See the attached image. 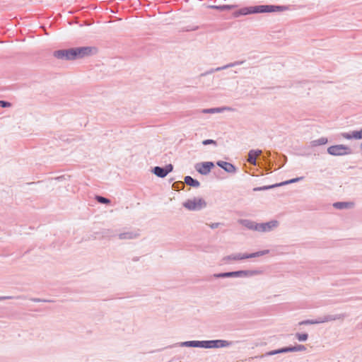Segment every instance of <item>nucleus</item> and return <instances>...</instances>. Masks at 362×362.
<instances>
[{"mask_svg": "<svg viewBox=\"0 0 362 362\" xmlns=\"http://www.w3.org/2000/svg\"><path fill=\"white\" fill-rule=\"evenodd\" d=\"M288 6L282 5H257L253 6H246L235 11L233 16L238 18L240 16H246L255 13H280L288 10Z\"/></svg>", "mask_w": 362, "mask_h": 362, "instance_id": "f257e3e1", "label": "nucleus"}, {"mask_svg": "<svg viewBox=\"0 0 362 362\" xmlns=\"http://www.w3.org/2000/svg\"><path fill=\"white\" fill-rule=\"evenodd\" d=\"M269 253V250H264L261 251H258L256 252L247 254V253H234L231 254L227 256H225L222 261L224 263H230L232 261H238V260H243L245 259H249V258H254V257H258L260 256H263L265 255H267Z\"/></svg>", "mask_w": 362, "mask_h": 362, "instance_id": "f03ea898", "label": "nucleus"}, {"mask_svg": "<svg viewBox=\"0 0 362 362\" xmlns=\"http://www.w3.org/2000/svg\"><path fill=\"white\" fill-rule=\"evenodd\" d=\"M71 54V60H75L78 59H82L86 57L92 56L97 53V48L95 47L86 46V47H76L70 48Z\"/></svg>", "mask_w": 362, "mask_h": 362, "instance_id": "7ed1b4c3", "label": "nucleus"}, {"mask_svg": "<svg viewBox=\"0 0 362 362\" xmlns=\"http://www.w3.org/2000/svg\"><path fill=\"white\" fill-rule=\"evenodd\" d=\"M182 205L189 211H199L206 206V202L202 198L194 197L185 201Z\"/></svg>", "mask_w": 362, "mask_h": 362, "instance_id": "20e7f679", "label": "nucleus"}, {"mask_svg": "<svg viewBox=\"0 0 362 362\" xmlns=\"http://www.w3.org/2000/svg\"><path fill=\"white\" fill-rule=\"evenodd\" d=\"M233 344V341L223 339L203 340L202 348L204 349H218L229 347Z\"/></svg>", "mask_w": 362, "mask_h": 362, "instance_id": "39448f33", "label": "nucleus"}, {"mask_svg": "<svg viewBox=\"0 0 362 362\" xmlns=\"http://www.w3.org/2000/svg\"><path fill=\"white\" fill-rule=\"evenodd\" d=\"M262 272L260 270H239L234 272H226L227 278H244V277H250L256 275L261 274Z\"/></svg>", "mask_w": 362, "mask_h": 362, "instance_id": "423d86ee", "label": "nucleus"}, {"mask_svg": "<svg viewBox=\"0 0 362 362\" xmlns=\"http://www.w3.org/2000/svg\"><path fill=\"white\" fill-rule=\"evenodd\" d=\"M327 153L332 156H344L351 153V150L343 144L331 146L327 148Z\"/></svg>", "mask_w": 362, "mask_h": 362, "instance_id": "0eeeda50", "label": "nucleus"}, {"mask_svg": "<svg viewBox=\"0 0 362 362\" xmlns=\"http://www.w3.org/2000/svg\"><path fill=\"white\" fill-rule=\"evenodd\" d=\"M214 167V163L211 161L197 163L194 168L196 170L202 175H208Z\"/></svg>", "mask_w": 362, "mask_h": 362, "instance_id": "6e6552de", "label": "nucleus"}, {"mask_svg": "<svg viewBox=\"0 0 362 362\" xmlns=\"http://www.w3.org/2000/svg\"><path fill=\"white\" fill-rule=\"evenodd\" d=\"M173 170V165L172 164H168L165 167L156 166L153 168L152 172L158 177L163 178L167 175L172 172Z\"/></svg>", "mask_w": 362, "mask_h": 362, "instance_id": "1a4fd4ad", "label": "nucleus"}, {"mask_svg": "<svg viewBox=\"0 0 362 362\" xmlns=\"http://www.w3.org/2000/svg\"><path fill=\"white\" fill-rule=\"evenodd\" d=\"M279 226V221L276 220H272L271 221L267 223H259L258 226V232L261 233H267L273 230L274 228H277Z\"/></svg>", "mask_w": 362, "mask_h": 362, "instance_id": "9d476101", "label": "nucleus"}, {"mask_svg": "<svg viewBox=\"0 0 362 362\" xmlns=\"http://www.w3.org/2000/svg\"><path fill=\"white\" fill-rule=\"evenodd\" d=\"M348 315L346 313H340L336 315H327L322 317H319V321L320 323L328 322L334 320H343Z\"/></svg>", "mask_w": 362, "mask_h": 362, "instance_id": "9b49d317", "label": "nucleus"}, {"mask_svg": "<svg viewBox=\"0 0 362 362\" xmlns=\"http://www.w3.org/2000/svg\"><path fill=\"white\" fill-rule=\"evenodd\" d=\"M70 49L56 50L53 53V56L59 59L71 61Z\"/></svg>", "mask_w": 362, "mask_h": 362, "instance_id": "f8f14e48", "label": "nucleus"}, {"mask_svg": "<svg viewBox=\"0 0 362 362\" xmlns=\"http://www.w3.org/2000/svg\"><path fill=\"white\" fill-rule=\"evenodd\" d=\"M216 165L228 173H235L237 171L236 167L228 162L218 160Z\"/></svg>", "mask_w": 362, "mask_h": 362, "instance_id": "ddd939ff", "label": "nucleus"}, {"mask_svg": "<svg viewBox=\"0 0 362 362\" xmlns=\"http://www.w3.org/2000/svg\"><path fill=\"white\" fill-rule=\"evenodd\" d=\"M287 352H289L288 346L283 347V348L273 350V351H268V352H267L264 354H262L260 356H256L255 357H251L249 358V360H252V359L257 358H262L266 356H273V355H276V354H284V353H287Z\"/></svg>", "mask_w": 362, "mask_h": 362, "instance_id": "4468645a", "label": "nucleus"}, {"mask_svg": "<svg viewBox=\"0 0 362 362\" xmlns=\"http://www.w3.org/2000/svg\"><path fill=\"white\" fill-rule=\"evenodd\" d=\"M202 341H186L183 342L176 343L169 347H175V346H187V347H197L202 348Z\"/></svg>", "mask_w": 362, "mask_h": 362, "instance_id": "2eb2a0df", "label": "nucleus"}, {"mask_svg": "<svg viewBox=\"0 0 362 362\" xmlns=\"http://www.w3.org/2000/svg\"><path fill=\"white\" fill-rule=\"evenodd\" d=\"M238 222L247 229L258 231L259 223L248 219H240Z\"/></svg>", "mask_w": 362, "mask_h": 362, "instance_id": "dca6fc26", "label": "nucleus"}, {"mask_svg": "<svg viewBox=\"0 0 362 362\" xmlns=\"http://www.w3.org/2000/svg\"><path fill=\"white\" fill-rule=\"evenodd\" d=\"M262 153L261 150H250L248 153V157L247 159V161L252 164L255 165L257 163V157L258 156H260Z\"/></svg>", "mask_w": 362, "mask_h": 362, "instance_id": "f3484780", "label": "nucleus"}, {"mask_svg": "<svg viewBox=\"0 0 362 362\" xmlns=\"http://www.w3.org/2000/svg\"><path fill=\"white\" fill-rule=\"evenodd\" d=\"M232 108L229 107H214V108H208V109H202L201 112L204 114H214V113H221L224 110H231Z\"/></svg>", "mask_w": 362, "mask_h": 362, "instance_id": "a211bd4d", "label": "nucleus"}, {"mask_svg": "<svg viewBox=\"0 0 362 362\" xmlns=\"http://www.w3.org/2000/svg\"><path fill=\"white\" fill-rule=\"evenodd\" d=\"M120 240H132L139 237V233L134 231H127L118 235Z\"/></svg>", "mask_w": 362, "mask_h": 362, "instance_id": "6ab92c4d", "label": "nucleus"}, {"mask_svg": "<svg viewBox=\"0 0 362 362\" xmlns=\"http://www.w3.org/2000/svg\"><path fill=\"white\" fill-rule=\"evenodd\" d=\"M354 204L351 202H337L333 204V206L337 209H351Z\"/></svg>", "mask_w": 362, "mask_h": 362, "instance_id": "aec40b11", "label": "nucleus"}, {"mask_svg": "<svg viewBox=\"0 0 362 362\" xmlns=\"http://www.w3.org/2000/svg\"><path fill=\"white\" fill-rule=\"evenodd\" d=\"M185 183L193 187H199L200 186V182L189 175H187L185 177Z\"/></svg>", "mask_w": 362, "mask_h": 362, "instance_id": "412c9836", "label": "nucleus"}, {"mask_svg": "<svg viewBox=\"0 0 362 362\" xmlns=\"http://www.w3.org/2000/svg\"><path fill=\"white\" fill-rule=\"evenodd\" d=\"M328 140L325 137H321L318 139L313 140L310 142V146L312 147H315L321 145H325L327 143Z\"/></svg>", "mask_w": 362, "mask_h": 362, "instance_id": "4be33fe9", "label": "nucleus"}, {"mask_svg": "<svg viewBox=\"0 0 362 362\" xmlns=\"http://www.w3.org/2000/svg\"><path fill=\"white\" fill-rule=\"evenodd\" d=\"M289 352L304 351L306 347L303 344H297L296 346H288Z\"/></svg>", "mask_w": 362, "mask_h": 362, "instance_id": "5701e85b", "label": "nucleus"}, {"mask_svg": "<svg viewBox=\"0 0 362 362\" xmlns=\"http://www.w3.org/2000/svg\"><path fill=\"white\" fill-rule=\"evenodd\" d=\"M280 187V185H279V183H276V184H274V185H272L257 187L254 188L253 190L255 191V192H257V191H264V190H267V189H273V188H275V187Z\"/></svg>", "mask_w": 362, "mask_h": 362, "instance_id": "b1692460", "label": "nucleus"}, {"mask_svg": "<svg viewBox=\"0 0 362 362\" xmlns=\"http://www.w3.org/2000/svg\"><path fill=\"white\" fill-rule=\"evenodd\" d=\"M225 68H224V66H219V67H217V68H215V69H210L209 70L206 71V72L204 73H202L201 74L202 76H206V75H209V74H211L216 71H222V70H224Z\"/></svg>", "mask_w": 362, "mask_h": 362, "instance_id": "393cba45", "label": "nucleus"}, {"mask_svg": "<svg viewBox=\"0 0 362 362\" xmlns=\"http://www.w3.org/2000/svg\"><path fill=\"white\" fill-rule=\"evenodd\" d=\"M318 321H319V317H317L315 320H305L300 322L299 325H308L320 324V322H318Z\"/></svg>", "mask_w": 362, "mask_h": 362, "instance_id": "a878e982", "label": "nucleus"}, {"mask_svg": "<svg viewBox=\"0 0 362 362\" xmlns=\"http://www.w3.org/2000/svg\"><path fill=\"white\" fill-rule=\"evenodd\" d=\"M295 337L299 341H305L308 338V334L307 333H296Z\"/></svg>", "mask_w": 362, "mask_h": 362, "instance_id": "bb28decb", "label": "nucleus"}, {"mask_svg": "<svg viewBox=\"0 0 362 362\" xmlns=\"http://www.w3.org/2000/svg\"><path fill=\"white\" fill-rule=\"evenodd\" d=\"M95 199L97 200L98 202H99L100 204H107L110 203V200L109 199L102 197V196H100V195H96Z\"/></svg>", "mask_w": 362, "mask_h": 362, "instance_id": "cd10ccee", "label": "nucleus"}, {"mask_svg": "<svg viewBox=\"0 0 362 362\" xmlns=\"http://www.w3.org/2000/svg\"><path fill=\"white\" fill-rule=\"evenodd\" d=\"M302 179H303L302 177H296V178H293V179H291V180H286V181L280 182V183H279V185H280V186H283V185H288V184L296 182H298V181H299V180H300Z\"/></svg>", "mask_w": 362, "mask_h": 362, "instance_id": "c85d7f7f", "label": "nucleus"}, {"mask_svg": "<svg viewBox=\"0 0 362 362\" xmlns=\"http://www.w3.org/2000/svg\"><path fill=\"white\" fill-rule=\"evenodd\" d=\"M244 63V61H236V62H232V63H229L226 65H224V68L225 69H228V68H230V67H234L235 66H238V65H241Z\"/></svg>", "mask_w": 362, "mask_h": 362, "instance_id": "c756f323", "label": "nucleus"}, {"mask_svg": "<svg viewBox=\"0 0 362 362\" xmlns=\"http://www.w3.org/2000/svg\"><path fill=\"white\" fill-rule=\"evenodd\" d=\"M352 136L354 139H362V129L359 131H353Z\"/></svg>", "mask_w": 362, "mask_h": 362, "instance_id": "7c9ffc66", "label": "nucleus"}, {"mask_svg": "<svg viewBox=\"0 0 362 362\" xmlns=\"http://www.w3.org/2000/svg\"><path fill=\"white\" fill-rule=\"evenodd\" d=\"M111 230L109 229H104L101 232L98 233V234L101 235L103 238L106 237H112V235L111 234Z\"/></svg>", "mask_w": 362, "mask_h": 362, "instance_id": "2f4dec72", "label": "nucleus"}, {"mask_svg": "<svg viewBox=\"0 0 362 362\" xmlns=\"http://www.w3.org/2000/svg\"><path fill=\"white\" fill-rule=\"evenodd\" d=\"M202 144L204 146H207L209 144H214V145L216 146L217 143L215 140H213V139H205L202 141Z\"/></svg>", "mask_w": 362, "mask_h": 362, "instance_id": "473e14b6", "label": "nucleus"}, {"mask_svg": "<svg viewBox=\"0 0 362 362\" xmlns=\"http://www.w3.org/2000/svg\"><path fill=\"white\" fill-rule=\"evenodd\" d=\"M341 136L346 139H353L352 132H343Z\"/></svg>", "mask_w": 362, "mask_h": 362, "instance_id": "72a5a7b5", "label": "nucleus"}, {"mask_svg": "<svg viewBox=\"0 0 362 362\" xmlns=\"http://www.w3.org/2000/svg\"><path fill=\"white\" fill-rule=\"evenodd\" d=\"M11 104L9 102L5 100H0V107H10Z\"/></svg>", "mask_w": 362, "mask_h": 362, "instance_id": "f704fd0d", "label": "nucleus"}, {"mask_svg": "<svg viewBox=\"0 0 362 362\" xmlns=\"http://www.w3.org/2000/svg\"><path fill=\"white\" fill-rule=\"evenodd\" d=\"M214 277L217 278V279H218V278H227L226 272L214 274Z\"/></svg>", "mask_w": 362, "mask_h": 362, "instance_id": "c9c22d12", "label": "nucleus"}, {"mask_svg": "<svg viewBox=\"0 0 362 362\" xmlns=\"http://www.w3.org/2000/svg\"><path fill=\"white\" fill-rule=\"evenodd\" d=\"M238 7L237 5H223V8H224V11H229V10H232L235 8Z\"/></svg>", "mask_w": 362, "mask_h": 362, "instance_id": "e433bc0d", "label": "nucleus"}, {"mask_svg": "<svg viewBox=\"0 0 362 362\" xmlns=\"http://www.w3.org/2000/svg\"><path fill=\"white\" fill-rule=\"evenodd\" d=\"M222 223H210L209 224V227L211 228V229H215V228H217L220 225H221Z\"/></svg>", "mask_w": 362, "mask_h": 362, "instance_id": "4c0bfd02", "label": "nucleus"}, {"mask_svg": "<svg viewBox=\"0 0 362 362\" xmlns=\"http://www.w3.org/2000/svg\"><path fill=\"white\" fill-rule=\"evenodd\" d=\"M32 300L34 302H51V300H43V299H40V298H33Z\"/></svg>", "mask_w": 362, "mask_h": 362, "instance_id": "58836bf2", "label": "nucleus"}, {"mask_svg": "<svg viewBox=\"0 0 362 362\" xmlns=\"http://www.w3.org/2000/svg\"><path fill=\"white\" fill-rule=\"evenodd\" d=\"M14 298L13 296H0V301Z\"/></svg>", "mask_w": 362, "mask_h": 362, "instance_id": "ea45409f", "label": "nucleus"}, {"mask_svg": "<svg viewBox=\"0 0 362 362\" xmlns=\"http://www.w3.org/2000/svg\"><path fill=\"white\" fill-rule=\"evenodd\" d=\"M209 8H211V9H215V10H217L218 9V6L216 5H210L208 6Z\"/></svg>", "mask_w": 362, "mask_h": 362, "instance_id": "a19ab883", "label": "nucleus"}, {"mask_svg": "<svg viewBox=\"0 0 362 362\" xmlns=\"http://www.w3.org/2000/svg\"><path fill=\"white\" fill-rule=\"evenodd\" d=\"M218 11H224V8H223V5H220V6H218Z\"/></svg>", "mask_w": 362, "mask_h": 362, "instance_id": "79ce46f5", "label": "nucleus"}, {"mask_svg": "<svg viewBox=\"0 0 362 362\" xmlns=\"http://www.w3.org/2000/svg\"><path fill=\"white\" fill-rule=\"evenodd\" d=\"M181 185L182 186H184L183 183L182 182H175L173 184V187L175 188V185Z\"/></svg>", "mask_w": 362, "mask_h": 362, "instance_id": "37998d69", "label": "nucleus"}, {"mask_svg": "<svg viewBox=\"0 0 362 362\" xmlns=\"http://www.w3.org/2000/svg\"><path fill=\"white\" fill-rule=\"evenodd\" d=\"M271 155L270 152H267V156H269Z\"/></svg>", "mask_w": 362, "mask_h": 362, "instance_id": "c03bdc74", "label": "nucleus"}]
</instances>
